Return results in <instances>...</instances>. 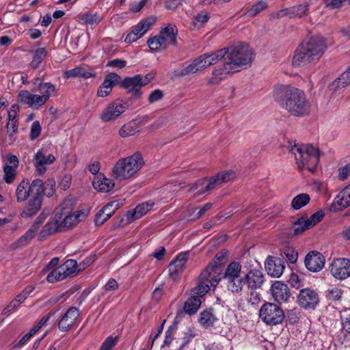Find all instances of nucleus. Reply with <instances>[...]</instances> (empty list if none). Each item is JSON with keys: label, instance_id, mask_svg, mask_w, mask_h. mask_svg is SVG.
<instances>
[{"label": "nucleus", "instance_id": "c756f323", "mask_svg": "<svg viewBox=\"0 0 350 350\" xmlns=\"http://www.w3.org/2000/svg\"><path fill=\"white\" fill-rule=\"evenodd\" d=\"M213 183H212L211 178H202L194 183L190 187L189 191L194 196H199L208 191L213 190Z\"/></svg>", "mask_w": 350, "mask_h": 350}, {"label": "nucleus", "instance_id": "8fccbe9b", "mask_svg": "<svg viewBox=\"0 0 350 350\" xmlns=\"http://www.w3.org/2000/svg\"><path fill=\"white\" fill-rule=\"evenodd\" d=\"M350 84V67L345 71L338 79H336L333 85L337 89L345 88Z\"/></svg>", "mask_w": 350, "mask_h": 350}, {"label": "nucleus", "instance_id": "2f4dec72", "mask_svg": "<svg viewBox=\"0 0 350 350\" xmlns=\"http://www.w3.org/2000/svg\"><path fill=\"white\" fill-rule=\"evenodd\" d=\"M217 320L213 310L209 308L202 311L200 314L198 321L202 327L208 328L213 325Z\"/></svg>", "mask_w": 350, "mask_h": 350}, {"label": "nucleus", "instance_id": "6e6552de", "mask_svg": "<svg viewBox=\"0 0 350 350\" xmlns=\"http://www.w3.org/2000/svg\"><path fill=\"white\" fill-rule=\"evenodd\" d=\"M128 105L121 99H116L109 103L100 114L103 122H109L118 118L127 109Z\"/></svg>", "mask_w": 350, "mask_h": 350}, {"label": "nucleus", "instance_id": "774afa93", "mask_svg": "<svg viewBox=\"0 0 350 350\" xmlns=\"http://www.w3.org/2000/svg\"><path fill=\"white\" fill-rule=\"evenodd\" d=\"M247 301L252 305H257L260 301V295L256 290H250Z\"/></svg>", "mask_w": 350, "mask_h": 350}, {"label": "nucleus", "instance_id": "72a5a7b5", "mask_svg": "<svg viewBox=\"0 0 350 350\" xmlns=\"http://www.w3.org/2000/svg\"><path fill=\"white\" fill-rule=\"evenodd\" d=\"M147 44L150 49L152 51H164L169 46L167 41H165V38H163V36H161L160 33L154 37L149 38L147 41Z\"/></svg>", "mask_w": 350, "mask_h": 350}, {"label": "nucleus", "instance_id": "864d4df0", "mask_svg": "<svg viewBox=\"0 0 350 350\" xmlns=\"http://www.w3.org/2000/svg\"><path fill=\"white\" fill-rule=\"evenodd\" d=\"M66 278V277L60 266L52 270L46 277V280L49 283H55Z\"/></svg>", "mask_w": 350, "mask_h": 350}, {"label": "nucleus", "instance_id": "b1692460", "mask_svg": "<svg viewBox=\"0 0 350 350\" xmlns=\"http://www.w3.org/2000/svg\"><path fill=\"white\" fill-rule=\"evenodd\" d=\"M55 161V157L52 154L45 155L42 151H38L33 157V163L39 174L42 175L46 172V165H50Z\"/></svg>", "mask_w": 350, "mask_h": 350}, {"label": "nucleus", "instance_id": "cd10ccee", "mask_svg": "<svg viewBox=\"0 0 350 350\" xmlns=\"http://www.w3.org/2000/svg\"><path fill=\"white\" fill-rule=\"evenodd\" d=\"M58 230H62L59 222L56 219H49L42 227L38 236V241H42L49 237L55 234Z\"/></svg>", "mask_w": 350, "mask_h": 350}, {"label": "nucleus", "instance_id": "09e8293b", "mask_svg": "<svg viewBox=\"0 0 350 350\" xmlns=\"http://www.w3.org/2000/svg\"><path fill=\"white\" fill-rule=\"evenodd\" d=\"M310 228H311L308 226L306 219L301 217L293 223L292 227L291 228V231L293 232V235H298Z\"/></svg>", "mask_w": 350, "mask_h": 350}, {"label": "nucleus", "instance_id": "4d7b16f0", "mask_svg": "<svg viewBox=\"0 0 350 350\" xmlns=\"http://www.w3.org/2000/svg\"><path fill=\"white\" fill-rule=\"evenodd\" d=\"M342 291L340 288L332 286L325 291V296L327 299L332 301H338L341 298Z\"/></svg>", "mask_w": 350, "mask_h": 350}, {"label": "nucleus", "instance_id": "a211bd4d", "mask_svg": "<svg viewBox=\"0 0 350 350\" xmlns=\"http://www.w3.org/2000/svg\"><path fill=\"white\" fill-rule=\"evenodd\" d=\"M265 266L268 274L275 278H279L285 269L282 259L271 256L267 258Z\"/></svg>", "mask_w": 350, "mask_h": 350}, {"label": "nucleus", "instance_id": "5fc2aeb1", "mask_svg": "<svg viewBox=\"0 0 350 350\" xmlns=\"http://www.w3.org/2000/svg\"><path fill=\"white\" fill-rule=\"evenodd\" d=\"M120 79L121 78L118 74L111 72L105 76L101 85L104 88L106 87L112 90L113 87L118 84L120 81Z\"/></svg>", "mask_w": 350, "mask_h": 350}, {"label": "nucleus", "instance_id": "680f3d73", "mask_svg": "<svg viewBox=\"0 0 350 350\" xmlns=\"http://www.w3.org/2000/svg\"><path fill=\"white\" fill-rule=\"evenodd\" d=\"M164 96L163 91L156 89L150 92L148 97V101L150 104H153L161 100Z\"/></svg>", "mask_w": 350, "mask_h": 350}, {"label": "nucleus", "instance_id": "603ef678", "mask_svg": "<svg viewBox=\"0 0 350 350\" xmlns=\"http://www.w3.org/2000/svg\"><path fill=\"white\" fill-rule=\"evenodd\" d=\"M63 269L64 273L66 278L73 275L77 271V262L73 259L67 260L64 264L60 265Z\"/></svg>", "mask_w": 350, "mask_h": 350}, {"label": "nucleus", "instance_id": "bb28decb", "mask_svg": "<svg viewBox=\"0 0 350 350\" xmlns=\"http://www.w3.org/2000/svg\"><path fill=\"white\" fill-rule=\"evenodd\" d=\"M350 206V187L344 188L335 198L332 208L334 211H339Z\"/></svg>", "mask_w": 350, "mask_h": 350}, {"label": "nucleus", "instance_id": "7ed1b4c3", "mask_svg": "<svg viewBox=\"0 0 350 350\" xmlns=\"http://www.w3.org/2000/svg\"><path fill=\"white\" fill-rule=\"evenodd\" d=\"M226 69L234 72L250 67L254 59V53L248 44L239 42L226 48Z\"/></svg>", "mask_w": 350, "mask_h": 350}, {"label": "nucleus", "instance_id": "393cba45", "mask_svg": "<svg viewBox=\"0 0 350 350\" xmlns=\"http://www.w3.org/2000/svg\"><path fill=\"white\" fill-rule=\"evenodd\" d=\"M218 267L215 264H209L199 275L204 281L209 282L213 288H215L221 280L217 272Z\"/></svg>", "mask_w": 350, "mask_h": 350}, {"label": "nucleus", "instance_id": "1a4fd4ad", "mask_svg": "<svg viewBox=\"0 0 350 350\" xmlns=\"http://www.w3.org/2000/svg\"><path fill=\"white\" fill-rule=\"evenodd\" d=\"M43 219L42 215H39L28 230L10 245V250H16L27 246L35 237L36 233L43 222Z\"/></svg>", "mask_w": 350, "mask_h": 350}, {"label": "nucleus", "instance_id": "39448f33", "mask_svg": "<svg viewBox=\"0 0 350 350\" xmlns=\"http://www.w3.org/2000/svg\"><path fill=\"white\" fill-rule=\"evenodd\" d=\"M299 170L314 171L319 163V150L310 144H295L290 148Z\"/></svg>", "mask_w": 350, "mask_h": 350}, {"label": "nucleus", "instance_id": "e2e57ef3", "mask_svg": "<svg viewBox=\"0 0 350 350\" xmlns=\"http://www.w3.org/2000/svg\"><path fill=\"white\" fill-rule=\"evenodd\" d=\"M324 214L322 211H317L312 214L310 218L306 219L308 226L312 228L319 223L323 217Z\"/></svg>", "mask_w": 350, "mask_h": 350}, {"label": "nucleus", "instance_id": "0e129e2a", "mask_svg": "<svg viewBox=\"0 0 350 350\" xmlns=\"http://www.w3.org/2000/svg\"><path fill=\"white\" fill-rule=\"evenodd\" d=\"M118 337L109 336L105 339L102 344L100 350H111L112 348L116 345Z\"/></svg>", "mask_w": 350, "mask_h": 350}, {"label": "nucleus", "instance_id": "f704fd0d", "mask_svg": "<svg viewBox=\"0 0 350 350\" xmlns=\"http://www.w3.org/2000/svg\"><path fill=\"white\" fill-rule=\"evenodd\" d=\"M241 265L238 262H232L226 267L223 278L226 282L241 276Z\"/></svg>", "mask_w": 350, "mask_h": 350}, {"label": "nucleus", "instance_id": "473e14b6", "mask_svg": "<svg viewBox=\"0 0 350 350\" xmlns=\"http://www.w3.org/2000/svg\"><path fill=\"white\" fill-rule=\"evenodd\" d=\"M178 29L175 25L169 24L167 27L161 29L160 35L163 36L168 44L175 45L176 44V36Z\"/></svg>", "mask_w": 350, "mask_h": 350}, {"label": "nucleus", "instance_id": "052dcab7", "mask_svg": "<svg viewBox=\"0 0 350 350\" xmlns=\"http://www.w3.org/2000/svg\"><path fill=\"white\" fill-rule=\"evenodd\" d=\"M267 6L265 1H259L247 11V14L250 16H254L266 9Z\"/></svg>", "mask_w": 350, "mask_h": 350}, {"label": "nucleus", "instance_id": "2eb2a0df", "mask_svg": "<svg viewBox=\"0 0 350 350\" xmlns=\"http://www.w3.org/2000/svg\"><path fill=\"white\" fill-rule=\"evenodd\" d=\"M43 193H38L28 199L26 205L21 213L23 218L31 217L35 215L40 209L42 206Z\"/></svg>", "mask_w": 350, "mask_h": 350}, {"label": "nucleus", "instance_id": "37998d69", "mask_svg": "<svg viewBox=\"0 0 350 350\" xmlns=\"http://www.w3.org/2000/svg\"><path fill=\"white\" fill-rule=\"evenodd\" d=\"M235 174L232 171L221 172L218 173L216 176L211 178L212 183H213V187L215 188L217 185H221L224 183H227L229 180L234 178Z\"/></svg>", "mask_w": 350, "mask_h": 350}, {"label": "nucleus", "instance_id": "423d86ee", "mask_svg": "<svg viewBox=\"0 0 350 350\" xmlns=\"http://www.w3.org/2000/svg\"><path fill=\"white\" fill-rule=\"evenodd\" d=\"M44 188L42 180L35 179L31 183L28 179H23L16 189V201L21 203L38 193H44Z\"/></svg>", "mask_w": 350, "mask_h": 350}, {"label": "nucleus", "instance_id": "9d476101", "mask_svg": "<svg viewBox=\"0 0 350 350\" xmlns=\"http://www.w3.org/2000/svg\"><path fill=\"white\" fill-rule=\"evenodd\" d=\"M156 18L154 16H150L142 20L135 26H134L131 32L126 35L124 39L125 42L131 43L137 41L147 32V31L154 24Z\"/></svg>", "mask_w": 350, "mask_h": 350}, {"label": "nucleus", "instance_id": "a878e982", "mask_svg": "<svg viewBox=\"0 0 350 350\" xmlns=\"http://www.w3.org/2000/svg\"><path fill=\"white\" fill-rule=\"evenodd\" d=\"M153 202H145L137 205L133 210L129 211L126 214L128 223H131L135 219L141 218L151 210Z\"/></svg>", "mask_w": 350, "mask_h": 350}, {"label": "nucleus", "instance_id": "f3484780", "mask_svg": "<svg viewBox=\"0 0 350 350\" xmlns=\"http://www.w3.org/2000/svg\"><path fill=\"white\" fill-rule=\"evenodd\" d=\"M18 96L20 102L36 109L46 103L41 95L31 94L27 90H21Z\"/></svg>", "mask_w": 350, "mask_h": 350}, {"label": "nucleus", "instance_id": "c85d7f7f", "mask_svg": "<svg viewBox=\"0 0 350 350\" xmlns=\"http://www.w3.org/2000/svg\"><path fill=\"white\" fill-rule=\"evenodd\" d=\"M95 189L101 192L107 193L110 191L115 186L113 180L106 178L103 174H98L92 182Z\"/></svg>", "mask_w": 350, "mask_h": 350}, {"label": "nucleus", "instance_id": "de8ad7c7", "mask_svg": "<svg viewBox=\"0 0 350 350\" xmlns=\"http://www.w3.org/2000/svg\"><path fill=\"white\" fill-rule=\"evenodd\" d=\"M138 132V127L137 126L135 122H129L127 124H124L119 130V135L122 137H128L134 135Z\"/></svg>", "mask_w": 350, "mask_h": 350}, {"label": "nucleus", "instance_id": "f257e3e1", "mask_svg": "<svg viewBox=\"0 0 350 350\" xmlns=\"http://www.w3.org/2000/svg\"><path fill=\"white\" fill-rule=\"evenodd\" d=\"M273 97L280 106L292 116H304L310 113V103L305 92L290 85H277Z\"/></svg>", "mask_w": 350, "mask_h": 350}, {"label": "nucleus", "instance_id": "4be33fe9", "mask_svg": "<svg viewBox=\"0 0 350 350\" xmlns=\"http://www.w3.org/2000/svg\"><path fill=\"white\" fill-rule=\"evenodd\" d=\"M79 316V311L75 307H70L59 321L58 327L61 331H68L75 324Z\"/></svg>", "mask_w": 350, "mask_h": 350}, {"label": "nucleus", "instance_id": "a18cd8bd", "mask_svg": "<svg viewBox=\"0 0 350 350\" xmlns=\"http://www.w3.org/2000/svg\"><path fill=\"white\" fill-rule=\"evenodd\" d=\"M310 201L308 193H302L297 195L291 201V206L295 210H299L307 205Z\"/></svg>", "mask_w": 350, "mask_h": 350}, {"label": "nucleus", "instance_id": "6ab92c4d", "mask_svg": "<svg viewBox=\"0 0 350 350\" xmlns=\"http://www.w3.org/2000/svg\"><path fill=\"white\" fill-rule=\"evenodd\" d=\"M309 5L307 3L298 4L280 10L278 16H288L291 18H301L308 14Z\"/></svg>", "mask_w": 350, "mask_h": 350}, {"label": "nucleus", "instance_id": "69168bd1", "mask_svg": "<svg viewBox=\"0 0 350 350\" xmlns=\"http://www.w3.org/2000/svg\"><path fill=\"white\" fill-rule=\"evenodd\" d=\"M199 70H200V68H198V64L196 62V59H194L191 64H190L189 66H186L183 69V70L181 71V75H186L189 74H193Z\"/></svg>", "mask_w": 350, "mask_h": 350}, {"label": "nucleus", "instance_id": "13d9d810", "mask_svg": "<svg viewBox=\"0 0 350 350\" xmlns=\"http://www.w3.org/2000/svg\"><path fill=\"white\" fill-rule=\"evenodd\" d=\"M81 20L90 25H96L100 21L101 18L97 13H85L82 15Z\"/></svg>", "mask_w": 350, "mask_h": 350}, {"label": "nucleus", "instance_id": "20e7f679", "mask_svg": "<svg viewBox=\"0 0 350 350\" xmlns=\"http://www.w3.org/2000/svg\"><path fill=\"white\" fill-rule=\"evenodd\" d=\"M144 163L142 154L136 152L130 156L120 159L111 169V176L119 181L134 178Z\"/></svg>", "mask_w": 350, "mask_h": 350}, {"label": "nucleus", "instance_id": "a19ab883", "mask_svg": "<svg viewBox=\"0 0 350 350\" xmlns=\"http://www.w3.org/2000/svg\"><path fill=\"white\" fill-rule=\"evenodd\" d=\"M245 284L244 278L236 277L233 280L226 282L227 289L232 293L239 294L242 292Z\"/></svg>", "mask_w": 350, "mask_h": 350}, {"label": "nucleus", "instance_id": "ea45409f", "mask_svg": "<svg viewBox=\"0 0 350 350\" xmlns=\"http://www.w3.org/2000/svg\"><path fill=\"white\" fill-rule=\"evenodd\" d=\"M211 287H212V285H211L209 282L204 281V280L199 276L197 286L191 290V294L202 297L211 290Z\"/></svg>", "mask_w": 350, "mask_h": 350}, {"label": "nucleus", "instance_id": "3c124183", "mask_svg": "<svg viewBox=\"0 0 350 350\" xmlns=\"http://www.w3.org/2000/svg\"><path fill=\"white\" fill-rule=\"evenodd\" d=\"M226 48H224L220 50H217L216 52L211 54L206 53L208 66L217 64L219 60L224 58V62H225V57L226 56Z\"/></svg>", "mask_w": 350, "mask_h": 350}, {"label": "nucleus", "instance_id": "4468645a", "mask_svg": "<svg viewBox=\"0 0 350 350\" xmlns=\"http://www.w3.org/2000/svg\"><path fill=\"white\" fill-rule=\"evenodd\" d=\"M189 256V252L178 254L168 266V271L173 279L177 278L185 269V265Z\"/></svg>", "mask_w": 350, "mask_h": 350}, {"label": "nucleus", "instance_id": "f8f14e48", "mask_svg": "<svg viewBox=\"0 0 350 350\" xmlns=\"http://www.w3.org/2000/svg\"><path fill=\"white\" fill-rule=\"evenodd\" d=\"M330 273L338 280H345L350 276V260L345 258L335 259L330 265Z\"/></svg>", "mask_w": 350, "mask_h": 350}, {"label": "nucleus", "instance_id": "bf43d9fd", "mask_svg": "<svg viewBox=\"0 0 350 350\" xmlns=\"http://www.w3.org/2000/svg\"><path fill=\"white\" fill-rule=\"evenodd\" d=\"M4 177L3 180L8 184L12 183L16 176V170L15 168L12 166H10L8 165H5L4 167Z\"/></svg>", "mask_w": 350, "mask_h": 350}, {"label": "nucleus", "instance_id": "9b49d317", "mask_svg": "<svg viewBox=\"0 0 350 350\" xmlns=\"http://www.w3.org/2000/svg\"><path fill=\"white\" fill-rule=\"evenodd\" d=\"M319 295L310 288L301 289L297 296V303L304 309H314L319 304Z\"/></svg>", "mask_w": 350, "mask_h": 350}, {"label": "nucleus", "instance_id": "c03bdc74", "mask_svg": "<svg viewBox=\"0 0 350 350\" xmlns=\"http://www.w3.org/2000/svg\"><path fill=\"white\" fill-rule=\"evenodd\" d=\"M71 211L70 201L63 202L59 206H57L53 213V217L51 219H56L60 222L62 217L66 216Z\"/></svg>", "mask_w": 350, "mask_h": 350}, {"label": "nucleus", "instance_id": "49530a36", "mask_svg": "<svg viewBox=\"0 0 350 350\" xmlns=\"http://www.w3.org/2000/svg\"><path fill=\"white\" fill-rule=\"evenodd\" d=\"M280 255L282 258H286L290 263L293 264L297 262L298 258L297 252L293 247L288 245H285L282 247Z\"/></svg>", "mask_w": 350, "mask_h": 350}, {"label": "nucleus", "instance_id": "dca6fc26", "mask_svg": "<svg viewBox=\"0 0 350 350\" xmlns=\"http://www.w3.org/2000/svg\"><path fill=\"white\" fill-rule=\"evenodd\" d=\"M271 291L273 299L279 304L286 302L291 297V292L288 286L280 281H277L272 284Z\"/></svg>", "mask_w": 350, "mask_h": 350}, {"label": "nucleus", "instance_id": "58836bf2", "mask_svg": "<svg viewBox=\"0 0 350 350\" xmlns=\"http://www.w3.org/2000/svg\"><path fill=\"white\" fill-rule=\"evenodd\" d=\"M211 287H212V285H211L209 282L204 281V280L199 276L197 286L191 290V294L202 297L211 290Z\"/></svg>", "mask_w": 350, "mask_h": 350}, {"label": "nucleus", "instance_id": "e433bc0d", "mask_svg": "<svg viewBox=\"0 0 350 350\" xmlns=\"http://www.w3.org/2000/svg\"><path fill=\"white\" fill-rule=\"evenodd\" d=\"M64 77L66 78H75L81 77L83 79H88L92 77H95V75L92 72L85 70L83 67H76L73 69L67 70L65 72Z\"/></svg>", "mask_w": 350, "mask_h": 350}, {"label": "nucleus", "instance_id": "5701e85b", "mask_svg": "<svg viewBox=\"0 0 350 350\" xmlns=\"http://www.w3.org/2000/svg\"><path fill=\"white\" fill-rule=\"evenodd\" d=\"M88 215L85 211H77L72 213H68L59 222L62 230L75 226L80 221L84 220Z\"/></svg>", "mask_w": 350, "mask_h": 350}, {"label": "nucleus", "instance_id": "6e6d98bb", "mask_svg": "<svg viewBox=\"0 0 350 350\" xmlns=\"http://www.w3.org/2000/svg\"><path fill=\"white\" fill-rule=\"evenodd\" d=\"M209 19V16L206 12H201L193 17L192 26L194 29L202 27Z\"/></svg>", "mask_w": 350, "mask_h": 350}, {"label": "nucleus", "instance_id": "f03ea898", "mask_svg": "<svg viewBox=\"0 0 350 350\" xmlns=\"http://www.w3.org/2000/svg\"><path fill=\"white\" fill-rule=\"evenodd\" d=\"M327 49L325 40L321 36L306 38L297 47L292 59L294 67L305 66L318 60Z\"/></svg>", "mask_w": 350, "mask_h": 350}, {"label": "nucleus", "instance_id": "79ce46f5", "mask_svg": "<svg viewBox=\"0 0 350 350\" xmlns=\"http://www.w3.org/2000/svg\"><path fill=\"white\" fill-rule=\"evenodd\" d=\"M47 51L44 47L38 48L33 51V57L30 66L33 69L38 68L43 59L46 57Z\"/></svg>", "mask_w": 350, "mask_h": 350}, {"label": "nucleus", "instance_id": "7c9ffc66", "mask_svg": "<svg viewBox=\"0 0 350 350\" xmlns=\"http://www.w3.org/2000/svg\"><path fill=\"white\" fill-rule=\"evenodd\" d=\"M226 63L224 62L222 66L216 67L212 72V76L208 79V84L216 85L219 83L221 81L225 79V76L227 74L234 73L232 70H228L226 69Z\"/></svg>", "mask_w": 350, "mask_h": 350}, {"label": "nucleus", "instance_id": "412c9836", "mask_svg": "<svg viewBox=\"0 0 350 350\" xmlns=\"http://www.w3.org/2000/svg\"><path fill=\"white\" fill-rule=\"evenodd\" d=\"M244 280L248 289L257 290L263 284L265 276L260 270L253 269L245 275Z\"/></svg>", "mask_w": 350, "mask_h": 350}, {"label": "nucleus", "instance_id": "aec40b11", "mask_svg": "<svg viewBox=\"0 0 350 350\" xmlns=\"http://www.w3.org/2000/svg\"><path fill=\"white\" fill-rule=\"evenodd\" d=\"M121 87L129 89V92L135 97L142 95L141 88L144 86L142 82L141 75H137L133 77H126L121 82Z\"/></svg>", "mask_w": 350, "mask_h": 350}, {"label": "nucleus", "instance_id": "ddd939ff", "mask_svg": "<svg viewBox=\"0 0 350 350\" xmlns=\"http://www.w3.org/2000/svg\"><path fill=\"white\" fill-rule=\"evenodd\" d=\"M325 262L323 255L317 251L309 252L304 259L306 269L314 273L320 271L324 267Z\"/></svg>", "mask_w": 350, "mask_h": 350}, {"label": "nucleus", "instance_id": "c9c22d12", "mask_svg": "<svg viewBox=\"0 0 350 350\" xmlns=\"http://www.w3.org/2000/svg\"><path fill=\"white\" fill-rule=\"evenodd\" d=\"M200 297L193 295L187 299L184 304V310L189 314H195L201 305Z\"/></svg>", "mask_w": 350, "mask_h": 350}, {"label": "nucleus", "instance_id": "4c0bfd02", "mask_svg": "<svg viewBox=\"0 0 350 350\" xmlns=\"http://www.w3.org/2000/svg\"><path fill=\"white\" fill-rule=\"evenodd\" d=\"M38 90L41 94V96L44 98V100L46 103L52 94L55 92L56 87L49 82H40L38 85Z\"/></svg>", "mask_w": 350, "mask_h": 350}, {"label": "nucleus", "instance_id": "0eeeda50", "mask_svg": "<svg viewBox=\"0 0 350 350\" xmlns=\"http://www.w3.org/2000/svg\"><path fill=\"white\" fill-rule=\"evenodd\" d=\"M259 317L267 325H275L282 323L284 313L278 304L267 302L261 306Z\"/></svg>", "mask_w": 350, "mask_h": 350}, {"label": "nucleus", "instance_id": "338daca9", "mask_svg": "<svg viewBox=\"0 0 350 350\" xmlns=\"http://www.w3.org/2000/svg\"><path fill=\"white\" fill-rule=\"evenodd\" d=\"M41 132V126L38 121H34L31 126L30 138L35 139L37 138Z\"/></svg>", "mask_w": 350, "mask_h": 350}]
</instances>
